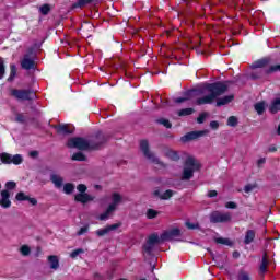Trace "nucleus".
I'll return each mask as SVG.
<instances>
[{"label": "nucleus", "instance_id": "obj_43", "mask_svg": "<svg viewBox=\"0 0 280 280\" xmlns=\"http://www.w3.org/2000/svg\"><path fill=\"white\" fill-rule=\"evenodd\" d=\"M5 75V67L3 66V59L0 58V80Z\"/></svg>", "mask_w": 280, "mask_h": 280}, {"label": "nucleus", "instance_id": "obj_7", "mask_svg": "<svg viewBox=\"0 0 280 280\" xmlns=\"http://www.w3.org/2000/svg\"><path fill=\"white\" fill-rule=\"evenodd\" d=\"M0 161L1 163H3L4 165H21V163H23V155L21 154H15L12 155L10 153H0Z\"/></svg>", "mask_w": 280, "mask_h": 280}, {"label": "nucleus", "instance_id": "obj_23", "mask_svg": "<svg viewBox=\"0 0 280 280\" xmlns=\"http://www.w3.org/2000/svg\"><path fill=\"white\" fill-rule=\"evenodd\" d=\"M278 110H280V98H275L269 105V112L276 115Z\"/></svg>", "mask_w": 280, "mask_h": 280}, {"label": "nucleus", "instance_id": "obj_59", "mask_svg": "<svg viewBox=\"0 0 280 280\" xmlns=\"http://www.w3.org/2000/svg\"><path fill=\"white\" fill-rule=\"evenodd\" d=\"M234 257H240V254H237V253H234Z\"/></svg>", "mask_w": 280, "mask_h": 280}, {"label": "nucleus", "instance_id": "obj_2", "mask_svg": "<svg viewBox=\"0 0 280 280\" xmlns=\"http://www.w3.org/2000/svg\"><path fill=\"white\" fill-rule=\"evenodd\" d=\"M198 170H200V162L194 156H188L184 164L182 180H191L194 172H198Z\"/></svg>", "mask_w": 280, "mask_h": 280}, {"label": "nucleus", "instance_id": "obj_36", "mask_svg": "<svg viewBox=\"0 0 280 280\" xmlns=\"http://www.w3.org/2000/svg\"><path fill=\"white\" fill-rule=\"evenodd\" d=\"M214 242H217V244H223L224 246H231V240L229 238H224V237H217L214 238Z\"/></svg>", "mask_w": 280, "mask_h": 280}, {"label": "nucleus", "instance_id": "obj_29", "mask_svg": "<svg viewBox=\"0 0 280 280\" xmlns=\"http://www.w3.org/2000/svg\"><path fill=\"white\" fill-rule=\"evenodd\" d=\"M185 226L188 228L190 231H196L200 229V224H198V222L192 223L191 221H186Z\"/></svg>", "mask_w": 280, "mask_h": 280}, {"label": "nucleus", "instance_id": "obj_8", "mask_svg": "<svg viewBox=\"0 0 280 280\" xmlns=\"http://www.w3.org/2000/svg\"><path fill=\"white\" fill-rule=\"evenodd\" d=\"M11 97L18 100L19 102H27L30 100H34V93L32 90H11Z\"/></svg>", "mask_w": 280, "mask_h": 280}, {"label": "nucleus", "instance_id": "obj_53", "mask_svg": "<svg viewBox=\"0 0 280 280\" xmlns=\"http://www.w3.org/2000/svg\"><path fill=\"white\" fill-rule=\"evenodd\" d=\"M215 196H218V191H215V190H210V191L208 192V197H209V198H215Z\"/></svg>", "mask_w": 280, "mask_h": 280}, {"label": "nucleus", "instance_id": "obj_60", "mask_svg": "<svg viewBox=\"0 0 280 280\" xmlns=\"http://www.w3.org/2000/svg\"><path fill=\"white\" fill-rule=\"evenodd\" d=\"M0 189H1V184H0Z\"/></svg>", "mask_w": 280, "mask_h": 280}, {"label": "nucleus", "instance_id": "obj_21", "mask_svg": "<svg viewBox=\"0 0 280 280\" xmlns=\"http://www.w3.org/2000/svg\"><path fill=\"white\" fill-rule=\"evenodd\" d=\"M50 180L57 189H60L62 187V184L65 183V179L62 178V176L58 174H51Z\"/></svg>", "mask_w": 280, "mask_h": 280}, {"label": "nucleus", "instance_id": "obj_20", "mask_svg": "<svg viewBox=\"0 0 280 280\" xmlns=\"http://www.w3.org/2000/svg\"><path fill=\"white\" fill-rule=\"evenodd\" d=\"M48 264L51 270H58L60 268V259L56 255L48 256Z\"/></svg>", "mask_w": 280, "mask_h": 280}, {"label": "nucleus", "instance_id": "obj_49", "mask_svg": "<svg viewBox=\"0 0 280 280\" xmlns=\"http://www.w3.org/2000/svg\"><path fill=\"white\" fill-rule=\"evenodd\" d=\"M226 209H237V203L230 201L225 203Z\"/></svg>", "mask_w": 280, "mask_h": 280}, {"label": "nucleus", "instance_id": "obj_46", "mask_svg": "<svg viewBox=\"0 0 280 280\" xmlns=\"http://www.w3.org/2000/svg\"><path fill=\"white\" fill-rule=\"evenodd\" d=\"M40 12L46 15V14H49V10L50 8L48 7V4H44L43 7H40Z\"/></svg>", "mask_w": 280, "mask_h": 280}, {"label": "nucleus", "instance_id": "obj_57", "mask_svg": "<svg viewBox=\"0 0 280 280\" xmlns=\"http://www.w3.org/2000/svg\"><path fill=\"white\" fill-rule=\"evenodd\" d=\"M36 151H34V152H31V156H36Z\"/></svg>", "mask_w": 280, "mask_h": 280}, {"label": "nucleus", "instance_id": "obj_3", "mask_svg": "<svg viewBox=\"0 0 280 280\" xmlns=\"http://www.w3.org/2000/svg\"><path fill=\"white\" fill-rule=\"evenodd\" d=\"M121 202H124V197L119 192H113L112 194V203H109L106 211L103 212L98 217V220H101V221L108 220V218H110L113 215V213H115V211H117V207H119V205H121Z\"/></svg>", "mask_w": 280, "mask_h": 280}, {"label": "nucleus", "instance_id": "obj_51", "mask_svg": "<svg viewBox=\"0 0 280 280\" xmlns=\"http://www.w3.org/2000/svg\"><path fill=\"white\" fill-rule=\"evenodd\" d=\"M15 121L23 124V121H25V117L23 116V114H18L15 117Z\"/></svg>", "mask_w": 280, "mask_h": 280}, {"label": "nucleus", "instance_id": "obj_30", "mask_svg": "<svg viewBox=\"0 0 280 280\" xmlns=\"http://www.w3.org/2000/svg\"><path fill=\"white\" fill-rule=\"evenodd\" d=\"M74 190H75V186L73 184L67 183V184L63 185V191L66 194H68V195L73 194Z\"/></svg>", "mask_w": 280, "mask_h": 280}, {"label": "nucleus", "instance_id": "obj_13", "mask_svg": "<svg viewBox=\"0 0 280 280\" xmlns=\"http://www.w3.org/2000/svg\"><path fill=\"white\" fill-rule=\"evenodd\" d=\"M74 200L75 202H81V205H86V202H93L95 197L86 192H79L74 196Z\"/></svg>", "mask_w": 280, "mask_h": 280}, {"label": "nucleus", "instance_id": "obj_55", "mask_svg": "<svg viewBox=\"0 0 280 280\" xmlns=\"http://www.w3.org/2000/svg\"><path fill=\"white\" fill-rule=\"evenodd\" d=\"M264 163H266V159L261 158L257 161L258 167H261V165H264Z\"/></svg>", "mask_w": 280, "mask_h": 280}, {"label": "nucleus", "instance_id": "obj_1", "mask_svg": "<svg viewBox=\"0 0 280 280\" xmlns=\"http://www.w3.org/2000/svg\"><path fill=\"white\" fill-rule=\"evenodd\" d=\"M226 91H229V85H226V83L215 82L207 84L203 88V93L208 94L206 96L197 98L195 104H197V106H202L205 104H213V102H215V100H218L220 95H224Z\"/></svg>", "mask_w": 280, "mask_h": 280}, {"label": "nucleus", "instance_id": "obj_44", "mask_svg": "<svg viewBox=\"0 0 280 280\" xmlns=\"http://www.w3.org/2000/svg\"><path fill=\"white\" fill-rule=\"evenodd\" d=\"M77 189H78V191H79L80 194H86V185H84V184H79V185L77 186Z\"/></svg>", "mask_w": 280, "mask_h": 280}, {"label": "nucleus", "instance_id": "obj_50", "mask_svg": "<svg viewBox=\"0 0 280 280\" xmlns=\"http://www.w3.org/2000/svg\"><path fill=\"white\" fill-rule=\"evenodd\" d=\"M205 119H207V114H200L197 118L198 124H203Z\"/></svg>", "mask_w": 280, "mask_h": 280}, {"label": "nucleus", "instance_id": "obj_26", "mask_svg": "<svg viewBox=\"0 0 280 280\" xmlns=\"http://www.w3.org/2000/svg\"><path fill=\"white\" fill-rule=\"evenodd\" d=\"M255 240V231L253 230H248L245 234V240H244V244H252V242H254Z\"/></svg>", "mask_w": 280, "mask_h": 280}, {"label": "nucleus", "instance_id": "obj_22", "mask_svg": "<svg viewBox=\"0 0 280 280\" xmlns=\"http://www.w3.org/2000/svg\"><path fill=\"white\" fill-rule=\"evenodd\" d=\"M232 100H235V96L233 94L218 98L217 106H226V104H231Z\"/></svg>", "mask_w": 280, "mask_h": 280}, {"label": "nucleus", "instance_id": "obj_52", "mask_svg": "<svg viewBox=\"0 0 280 280\" xmlns=\"http://www.w3.org/2000/svg\"><path fill=\"white\" fill-rule=\"evenodd\" d=\"M220 124L215 120L210 122V128H212L213 130H217V128H219Z\"/></svg>", "mask_w": 280, "mask_h": 280}, {"label": "nucleus", "instance_id": "obj_37", "mask_svg": "<svg viewBox=\"0 0 280 280\" xmlns=\"http://www.w3.org/2000/svg\"><path fill=\"white\" fill-rule=\"evenodd\" d=\"M92 1L93 0H78V2L73 4V8H84V5H89Z\"/></svg>", "mask_w": 280, "mask_h": 280}, {"label": "nucleus", "instance_id": "obj_41", "mask_svg": "<svg viewBox=\"0 0 280 280\" xmlns=\"http://www.w3.org/2000/svg\"><path fill=\"white\" fill-rule=\"evenodd\" d=\"M228 126L235 127L237 126V118L235 116H231L228 119Z\"/></svg>", "mask_w": 280, "mask_h": 280}, {"label": "nucleus", "instance_id": "obj_56", "mask_svg": "<svg viewBox=\"0 0 280 280\" xmlns=\"http://www.w3.org/2000/svg\"><path fill=\"white\" fill-rule=\"evenodd\" d=\"M269 152H277V148H275V147L269 148Z\"/></svg>", "mask_w": 280, "mask_h": 280}, {"label": "nucleus", "instance_id": "obj_24", "mask_svg": "<svg viewBox=\"0 0 280 280\" xmlns=\"http://www.w3.org/2000/svg\"><path fill=\"white\" fill-rule=\"evenodd\" d=\"M266 106H268L266 101H260L254 105V109L256 110L257 115H261L266 112Z\"/></svg>", "mask_w": 280, "mask_h": 280}, {"label": "nucleus", "instance_id": "obj_47", "mask_svg": "<svg viewBox=\"0 0 280 280\" xmlns=\"http://www.w3.org/2000/svg\"><path fill=\"white\" fill-rule=\"evenodd\" d=\"M253 189H255V185H252V184H248L244 187L245 194H250V191H253Z\"/></svg>", "mask_w": 280, "mask_h": 280}, {"label": "nucleus", "instance_id": "obj_5", "mask_svg": "<svg viewBox=\"0 0 280 280\" xmlns=\"http://www.w3.org/2000/svg\"><path fill=\"white\" fill-rule=\"evenodd\" d=\"M140 150L148 161L154 163L155 165H160V167H165V164H163V162H161V160H159V158H156V155L150 151V143H148L147 140L140 141Z\"/></svg>", "mask_w": 280, "mask_h": 280}, {"label": "nucleus", "instance_id": "obj_12", "mask_svg": "<svg viewBox=\"0 0 280 280\" xmlns=\"http://www.w3.org/2000/svg\"><path fill=\"white\" fill-rule=\"evenodd\" d=\"M0 207L2 209H10L12 201L10 200V190L4 189L0 192Z\"/></svg>", "mask_w": 280, "mask_h": 280}, {"label": "nucleus", "instance_id": "obj_32", "mask_svg": "<svg viewBox=\"0 0 280 280\" xmlns=\"http://www.w3.org/2000/svg\"><path fill=\"white\" fill-rule=\"evenodd\" d=\"M72 161H86V155H84L82 152L73 153Z\"/></svg>", "mask_w": 280, "mask_h": 280}, {"label": "nucleus", "instance_id": "obj_15", "mask_svg": "<svg viewBox=\"0 0 280 280\" xmlns=\"http://www.w3.org/2000/svg\"><path fill=\"white\" fill-rule=\"evenodd\" d=\"M119 226H121V223H115L112 225H107L104 229L97 230L96 235L98 237H104V235H108V233H110V231H117V229H119Z\"/></svg>", "mask_w": 280, "mask_h": 280}, {"label": "nucleus", "instance_id": "obj_9", "mask_svg": "<svg viewBox=\"0 0 280 280\" xmlns=\"http://www.w3.org/2000/svg\"><path fill=\"white\" fill-rule=\"evenodd\" d=\"M161 238L159 234L154 233L151 234L147 241V243L143 246V253L144 255H152V252L158 246V244H161Z\"/></svg>", "mask_w": 280, "mask_h": 280}, {"label": "nucleus", "instance_id": "obj_25", "mask_svg": "<svg viewBox=\"0 0 280 280\" xmlns=\"http://www.w3.org/2000/svg\"><path fill=\"white\" fill-rule=\"evenodd\" d=\"M268 254H264L262 256V260H261V264H260V267H259V270L261 272V275H265V272L268 270Z\"/></svg>", "mask_w": 280, "mask_h": 280}, {"label": "nucleus", "instance_id": "obj_45", "mask_svg": "<svg viewBox=\"0 0 280 280\" xmlns=\"http://www.w3.org/2000/svg\"><path fill=\"white\" fill-rule=\"evenodd\" d=\"M7 190L10 191V189H14L16 187L15 182H7L5 183Z\"/></svg>", "mask_w": 280, "mask_h": 280}, {"label": "nucleus", "instance_id": "obj_4", "mask_svg": "<svg viewBox=\"0 0 280 280\" xmlns=\"http://www.w3.org/2000/svg\"><path fill=\"white\" fill-rule=\"evenodd\" d=\"M67 147L75 150H95V148H97V145L92 144L91 141L80 137L70 138L67 142Z\"/></svg>", "mask_w": 280, "mask_h": 280}, {"label": "nucleus", "instance_id": "obj_14", "mask_svg": "<svg viewBox=\"0 0 280 280\" xmlns=\"http://www.w3.org/2000/svg\"><path fill=\"white\" fill-rule=\"evenodd\" d=\"M207 131H191L182 137L183 143H187V141H194V139H199V137H205Z\"/></svg>", "mask_w": 280, "mask_h": 280}, {"label": "nucleus", "instance_id": "obj_27", "mask_svg": "<svg viewBox=\"0 0 280 280\" xmlns=\"http://www.w3.org/2000/svg\"><path fill=\"white\" fill-rule=\"evenodd\" d=\"M57 132H60L61 135H71V132H73V129H70L67 125H61L57 127Z\"/></svg>", "mask_w": 280, "mask_h": 280}, {"label": "nucleus", "instance_id": "obj_38", "mask_svg": "<svg viewBox=\"0 0 280 280\" xmlns=\"http://www.w3.org/2000/svg\"><path fill=\"white\" fill-rule=\"evenodd\" d=\"M238 280H253V278H250V273H248L244 270H241L238 272Z\"/></svg>", "mask_w": 280, "mask_h": 280}, {"label": "nucleus", "instance_id": "obj_34", "mask_svg": "<svg viewBox=\"0 0 280 280\" xmlns=\"http://www.w3.org/2000/svg\"><path fill=\"white\" fill-rule=\"evenodd\" d=\"M187 115H194V108H184L178 112L179 117H187Z\"/></svg>", "mask_w": 280, "mask_h": 280}, {"label": "nucleus", "instance_id": "obj_35", "mask_svg": "<svg viewBox=\"0 0 280 280\" xmlns=\"http://www.w3.org/2000/svg\"><path fill=\"white\" fill-rule=\"evenodd\" d=\"M15 199L19 202H23L25 200H30V196L25 195V192H23V191H20V192L16 194Z\"/></svg>", "mask_w": 280, "mask_h": 280}, {"label": "nucleus", "instance_id": "obj_11", "mask_svg": "<svg viewBox=\"0 0 280 280\" xmlns=\"http://www.w3.org/2000/svg\"><path fill=\"white\" fill-rule=\"evenodd\" d=\"M175 237H180V229L178 228L164 231L160 235V242H173Z\"/></svg>", "mask_w": 280, "mask_h": 280}, {"label": "nucleus", "instance_id": "obj_31", "mask_svg": "<svg viewBox=\"0 0 280 280\" xmlns=\"http://www.w3.org/2000/svg\"><path fill=\"white\" fill-rule=\"evenodd\" d=\"M159 213L160 212L154 210V209H148L147 210V218H148V220H154V218H158Z\"/></svg>", "mask_w": 280, "mask_h": 280}, {"label": "nucleus", "instance_id": "obj_16", "mask_svg": "<svg viewBox=\"0 0 280 280\" xmlns=\"http://www.w3.org/2000/svg\"><path fill=\"white\" fill-rule=\"evenodd\" d=\"M153 196H155V198H160V200H170V198H172V196H174V190L168 189L164 192H161L160 189H155L153 191Z\"/></svg>", "mask_w": 280, "mask_h": 280}, {"label": "nucleus", "instance_id": "obj_54", "mask_svg": "<svg viewBox=\"0 0 280 280\" xmlns=\"http://www.w3.org/2000/svg\"><path fill=\"white\" fill-rule=\"evenodd\" d=\"M26 200L30 201L33 206L38 205V200H36V198L28 197Z\"/></svg>", "mask_w": 280, "mask_h": 280}, {"label": "nucleus", "instance_id": "obj_6", "mask_svg": "<svg viewBox=\"0 0 280 280\" xmlns=\"http://www.w3.org/2000/svg\"><path fill=\"white\" fill-rule=\"evenodd\" d=\"M275 71H280V66H270L269 69L264 70L252 68L249 77L252 80H261V78H266V75H270V73H275Z\"/></svg>", "mask_w": 280, "mask_h": 280}, {"label": "nucleus", "instance_id": "obj_18", "mask_svg": "<svg viewBox=\"0 0 280 280\" xmlns=\"http://www.w3.org/2000/svg\"><path fill=\"white\" fill-rule=\"evenodd\" d=\"M195 95H198V92H196V90H190V91L186 92L183 97L176 98L175 102L177 104H183V102H189V100H192V97H195Z\"/></svg>", "mask_w": 280, "mask_h": 280}, {"label": "nucleus", "instance_id": "obj_19", "mask_svg": "<svg viewBox=\"0 0 280 280\" xmlns=\"http://www.w3.org/2000/svg\"><path fill=\"white\" fill-rule=\"evenodd\" d=\"M22 69H25L26 71H30V69H34V59L30 56H24L22 62H21Z\"/></svg>", "mask_w": 280, "mask_h": 280}, {"label": "nucleus", "instance_id": "obj_33", "mask_svg": "<svg viewBox=\"0 0 280 280\" xmlns=\"http://www.w3.org/2000/svg\"><path fill=\"white\" fill-rule=\"evenodd\" d=\"M20 253H21V255H23V257H27V256H30V253H32V249L27 245H22L20 247Z\"/></svg>", "mask_w": 280, "mask_h": 280}, {"label": "nucleus", "instance_id": "obj_40", "mask_svg": "<svg viewBox=\"0 0 280 280\" xmlns=\"http://www.w3.org/2000/svg\"><path fill=\"white\" fill-rule=\"evenodd\" d=\"M82 254H84V249L78 248V249L73 250V252L70 254V257H71L72 259H75V257H78L79 255H82Z\"/></svg>", "mask_w": 280, "mask_h": 280}, {"label": "nucleus", "instance_id": "obj_42", "mask_svg": "<svg viewBox=\"0 0 280 280\" xmlns=\"http://www.w3.org/2000/svg\"><path fill=\"white\" fill-rule=\"evenodd\" d=\"M162 126H164L165 128H172V122H170V120L162 118L158 120Z\"/></svg>", "mask_w": 280, "mask_h": 280}, {"label": "nucleus", "instance_id": "obj_58", "mask_svg": "<svg viewBox=\"0 0 280 280\" xmlns=\"http://www.w3.org/2000/svg\"><path fill=\"white\" fill-rule=\"evenodd\" d=\"M277 135H280V125L278 126Z\"/></svg>", "mask_w": 280, "mask_h": 280}, {"label": "nucleus", "instance_id": "obj_28", "mask_svg": "<svg viewBox=\"0 0 280 280\" xmlns=\"http://www.w3.org/2000/svg\"><path fill=\"white\" fill-rule=\"evenodd\" d=\"M165 154H166L167 159H171V161H178V159H180V156H178V152L173 151V150L166 151Z\"/></svg>", "mask_w": 280, "mask_h": 280}, {"label": "nucleus", "instance_id": "obj_17", "mask_svg": "<svg viewBox=\"0 0 280 280\" xmlns=\"http://www.w3.org/2000/svg\"><path fill=\"white\" fill-rule=\"evenodd\" d=\"M268 65H270L269 59H259L252 65V69H258L264 71V69H270Z\"/></svg>", "mask_w": 280, "mask_h": 280}, {"label": "nucleus", "instance_id": "obj_10", "mask_svg": "<svg viewBox=\"0 0 280 280\" xmlns=\"http://www.w3.org/2000/svg\"><path fill=\"white\" fill-rule=\"evenodd\" d=\"M232 215L230 212H220V211H214L210 214V222L212 224H218V223H225V222H231Z\"/></svg>", "mask_w": 280, "mask_h": 280}, {"label": "nucleus", "instance_id": "obj_48", "mask_svg": "<svg viewBox=\"0 0 280 280\" xmlns=\"http://www.w3.org/2000/svg\"><path fill=\"white\" fill-rule=\"evenodd\" d=\"M84 233H89V225L81 228V229L78 231L77 235H79V236H80V235H84Z\"/></svg>", "mask_w": 280, "mask_h": 280}, {"label": "nucleus", "instance_id": "obj_39", "mask_svg": "<svg viewBox=\"0 0 280 280\" xmlns=\"http://www.w3.org/2000/svg\"><path fill=\"white\" fill-rule=\"evenodd\" d=\"M10 69H11V74L9 77V81L12 82V80L16 78V66L11 65Z\"/></svg>", "mask_w": 280, "mask_h": 280}]
</instances>
